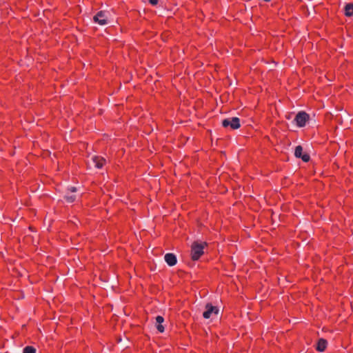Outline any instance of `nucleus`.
Here are the masks:
<instances>
[{
	"instance_id": "obj_9",
	"label": "nucleus",
	"mask_w": 353,
	"mask_h": 353,
	"mask_svg": "<svg viewBox=\"0 0 353 353\" xmlns=\"http://www.w3.org/2000/svg\"><path fill=\"white\" fill-rule=\"evenodd\" d=\"M327 341L323 339H320L317 343L316 350L319 352H323L327 347Z\"/></svg>"
},
{
	"instance_id": "obj_4",
	"label": "nucleus",
	"mask_w": 353,
	"mask_h": 353,
	"mask_svg": "<svg viewBox=\"0 0 353 353\" xmlns=\"http://www.w3.org/2000/svg\"><path fill=\"white\" fill-rule=\"evenodd\" d=\"M108 13L105 11H100L94 17V22L101 26L106 25L108 23Z\"/></svg>"
},
{
	"instance_id": "obj_7",
	"label": "nucleus",
	"mask_w": 353,
	"mask_h": 353,
	"mask_svg": "<svg viewBox=\"0 0 353 353\" xmlns=\"http://www.w3.org/2000/svg\"><path fill=\"white\" fill-rule=\"evenodd\" d=\"M77 191V188L75 187H70L68 189V192L65 193V199L68 203H72L76 199V196L74 194H71V193L75 192Z\"/></svg>"
},
{
	"instance_id": "obj_15",
	"label": "nucleus",
	"mask_w": 353,
	"mask_h": 353,
	"mask_svg": "<svg viewBox=\"0 0 353 353\" xmlns=\"http://www.w3.org/2000/svg\"><path fill=\"white\" fill-rule=\"evenodd\" d=\"M155 319H156V323H161L162 324L164 321V319L161 316H157Z\"/></svg>"
},
{
	"instance_id": "obj_2",
	"label": "nucleus",
	"mask_w": 353,
	"mask_h": 353,
	"mask_svg": "<svg viewBox=\"0 0 353 353\" xmlns=\"http://www.w3.org/2000/svg\"><path fill=\"white\" fill-rule=\"evenodd\" d=\"M222 125L225 128H230L232 130H236L240 128V120L238 117H230L222 121Z\"/></svg>"
},
{
	"instance_id": "obj_12",
	"label": "nucleus",
	"mask_w": 353,
	"mask_h": 353,
	"mask_svg": "<svg viewBox=\"0 0 353 353\" xmlns=\"http://www.w3.org/2000/svg\"><path fill=\"white\" fill-rule=\"evenodd\" d=\"M36 350L32 346H26L23 348V353H35Z\"/></svg>"
},
{
	"instance_id": "obj_11",
	"label": "nucleus",
	"mask_w": 353,
	"mask_h": 353,
	"mask_svg": "<svg viewBox=\"0 0 353 353\" xmlns=\"http://www.w3.org/2000/svg\"><path fill=\"white\" fill-rule=\"evenodd\" d=\"M294 155L297 158H300L303 155V148L301 145H298L296 147Z\"/></svg>"
},
{
	"instance_id": "obj_13",
	"label": "nucleus",
	"mask_w": 353,
	"mask_h": 353,
	"mask_svg": "<svg viewBox=\"0 0 353 353\" xmlns=\"http://www.w3.org/2000/svg\"><path fill=\"white\" fill-rule=\"evenodd\" d=\"M156 327L158 330V331L161 333L163 332L165 330L164 326L161 323H156Z\"/></svg>"
},
{
	"instance_id": "obj_16",
	"label": "nucleus",
	"mask_w": 353,
	"mask_h": 353,
	"mask_svg": "<svg viewBox=\"0 0 353 353\" xmlns=\"http://www.w3.org/2000/svg\"><path fill=\"white\" fill-rule=\"evenodd\" d=\"M159 0H149V2L152 4V5H156L157 4Z\"/></svg>"
},
{
	"instance_id": "obj_17",
	"label": "nucleus",
	"mask_w": 353,
	"mask_h": 353,
	"mask_svg": "<svg viewBox=\"0 0 353 353\" xmlns=\"http://www.w3.org/2000/svg\"><path fill=\"white\" fill-rule=\"evenodd\" d=\"M286 118L288 119H291V116L290 114H288V115L286 116Z\"/></svg>"
},
{
	"instance_id": "obj_14",
	"label": "nucleus",
	"mask_w": 353,
	"mask_h": 353,
	"mask_svg": "<svg viewBox=\"0 0 353 353\" xmlns=\"http://www.w3.org/2000/svg\"><path fill=\"white\" fill-rule=\"evenodd\" d=\"M304 162H308L310 161V156L307 154H303L300 157Z\"/></svg>"
},
{
	"instance_id": "obj_8",
	"label": "nucleus",
	"mask_w": 353,
	"mask_h": 353,
	"mask_svg": "<svg viewBox=\"0 0 353 353\" xmlns=\"http://www.w3.org/2000/svg\"><path fill=\"white\" fill-rule=\"evenodd\" d=\"M91 161L92 163L94 165V167L99 169L103 167V165L105 161L103 157L98 156H92L91 157Z\"/></svg>"
},
{
	"instance_id": "obj_1",
	"label": "nucleus",
	"mask_w": 353,
	"mask_h": 353,
	"mask_svg": "<svg viewBox=\"0 0 353 353\" xmlns=\"http://www.w3.org/2000/svg\"><path fill=\"white\" fill-rule=\"evenodd\" d=\"M206 243L194 242L191 245V256L194 261L198 260L201 255L203 254V249L206 245Z\"/></svg>"
},
{
	"instance_id": "obj_5",
	"label": "nucleus",
	"mask_w": 353,
	"mask_h": 353,
	"mask_svg": "<svg viewBox=\"0 0 353 353\" xmlns=\"http://www.w3.org/2000/svg\"><path fill=\"white\" fill-rule=\"evenodd\" d=\"M206 310L203 312V316L205 319L210 318L212 314H217L219 312V309L214 306H212L211 304L208 303L205 306Z\"/></svg>"
},
{
	"instance_id": "obj_6",
	"label": "nucleus",
	"mask_w": 353,
	"mask_h": 353,
	"mask_svg": "<svg viewBox=\"0 0 353 353\" xmlns=\"http://www.w3.org/2000/svg\"><path fill=\"white\" fill-rule=\"evenodd\" d=\"M164 259L169 266H173L177 262L176 256L172 253H167L164 256Z\"/></svg>"
},
{
	"instance_id": "obj_10",
	"label": "nucleus",
	"mask_w": 353,
	"mask_h": 353,
	"mask_svg": "<svg viewBox=\"0 0 353 353\" xmlns=\"http://www.w3.org/2000/svg\"><path fill=\"white\" fill-rule=\"evenodd\" d=\"M345 14L347 17L353 16V3H347L345 6Z\"/></svg>"
},
{
	"instance_id": "obj_3",
	"label": "nucleus",
	"mask_w": 353,
	"mask_h": 353,
	"mask_svg": "<svg viewBox=\"0 0 353 353\" xmlns=\"http://www.w3.org/2000/svg\"><path fill=\"white\" fill-rule=\"evenodd\" d=\"M309 119V115L304 111H301L297 113L294 118L297 126L302 128L305 125L307 121Z\"/></svg>"
}]
</instances>
